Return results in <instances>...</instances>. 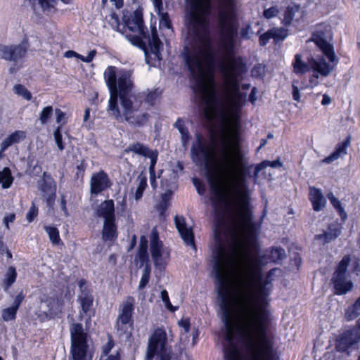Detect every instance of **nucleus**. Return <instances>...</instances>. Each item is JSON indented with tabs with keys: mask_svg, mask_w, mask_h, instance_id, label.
I'll list each match as a JSON object with an SVG mask.
<instances>
[{
	"mask_svg": "<svg viewBox=\"0 0 360 360\" xmlns=\"http://www.w3.org/2000/svg\"><path fill=\"white\" fill-rule=\"evenodd\" d=\"M148 240L146 236H142L140 238L139 250L138 252V258L141 264L147 262L148 260V255L147 252Z\"/></svg>",
	"mask_w": 360,
	"mask_h": 360,
	"instance_id": "c756f323",
	"label": "nucleus"
},
{
	"mask_svg": "<svg viewBox=\"0 0 360 360\" xmlns=\"http://www.w3.org/2000/svg\"><path fill=\"white\" fill-rule=\"evenodd\" d=\"M134 27H130L133 31L139 32L140 34H143V22L142 19L137 18L134 22Z\"/></svg>",
	"mask_w": 360,
	"mask_h": 360,
	"instance_id": "603ef678",
	"label": "nucleus"
},
{
	"mask_svg": "<svg viewBox=\"0 0 360 360\" xmlns=\"http://www.w3.org/2000/svg\"><path fill=\"white\" fill-rule=\"evenodd\" d=\"M174 221L176 227L184 243L195 249L193 231L187 227L185 218L182 216H176Z\"/></svg>",
	"mask_w": 360,
	"mask_h": 360,
	"instance_id": "f3484780",
	"label": "nucleus"
},
{
	"mask_svg": "<svg viewBox=\"0 0 360 360\" xmlns=\"http://www.w3.org/2000/svg\"><path fill=\"white\" fill-rule=\"evenodd\" d=\"M17 311L18 309L13 306L4 309L1 311V317L3 320L5 321L14 320L16 316Z\"/></svg>",
	"mask_w": 360,
	"mask_h": 360,
	"instance_id": "ea45409f",
	"label": "nucleus"
},
{
	"mask_svg": "<svg viewBox=\"0 0 360 360\" xmlns=\"http://www.w3.org/2000/svg\"><path fill=\"white\" fill-rule=\"evenodd\" d=\"M150 252L156 267L164 266L169 259V251L164 247L162 242L159 238V234L155 227L153 228L149 236Z\"/></svg>",
	"mask_w": 360,
	"mask_h": 360,
	"instance_id": "423d86ee",
	"label": "nucleus"
},
{
	"mask_svg": "<svg viewBox=\"0 0 360 360\" xmlns=\"http://www.w3.org/2000/svg\"><path fill=\"white\" fill-rule=\"evenodd\" d=\"M172 194L173 193L170 190H167L163 194H162L161 201L157 206V210L159 212L160 217L164 216L166 210L169 207Z\"/></svg>",
	"mask_w": 360,
	"mask_h": 360,
	"instance_id": "c85d7f7f",
	"label": "nucleus"
},
{
	"mask_svg": "<svg viewBox=\"0 0 360 360\" xmlns=\"http://www.w3.org/2000/svg\"><path fill=\"white\" fill-rule=\"evenodd\" d=\"M112 184L108 175L103 170L93 173L90 179V192L95 195L108 189Z\"/></svg>",
	"mask_w": 360,
	"mask_h": 360,
	"instance_id": "ddd939ff",
	"label": "nucleus"
},
{
	"mask_svg": "<svg viewBox=\"0 0 360 360\" xmlns=\"http://www.w3.org/2000/svg\"><path fill=\"white\" fill-rule=\"evenodd\" d=\"M279 11H280L278 6H271L269 8L264 9L263 15L266 19H271L277 16V15L279 13Z\"/></svg>",
	"mask_w": 360,
	"mask_h": 360,
	"instance_id": "c03bdc74",
	"label": "nucleus"
},
{
	"mask_svg": "<svg viewBox=\"0 0 360 360\" xmlns=\"http://www.w3.org/2000/svg\"><path fill=\"white\" fill-rule=\"evenodd\" d=\"M167 334L164 329L157 328L149 340L146 360H152L155 354L160 355V360H170V351L166 348Z\"/></svg>",
	"mask_w": 360,
	"mask_h": 360,
	"instance_id": "20e7f679",
	"label": "nucleus"
},
{
	"mask_svg": "<svg viewBox=\"0 0 360 360\" xmlns=\"http://www.w3.org/2000/svg\"><path fill=\"white\" fill-rule=\"evenodd\" d=\"M340 234V230L335 226H330L323 233L318 234L315 239L321 241L323 244L328 243L337 238Z\"/></svg>",
	"mask_w": 360,
	"mask_h": 360,
	"instance_id": "b1692460",
	"label": "nucleus"
},
{
	"mask_svg": "<svg viewBox=\"0 0 360 360\" xmlns=\"http://www.w3.org/2000/svg\"><path fill=\"white\" fill-rule=\"evenodd\" d=\"M320 75H318V73H314L311 75L309 80V86L311 88H314V86H316L319 84V77Z\"/></svg>",
	"mask_w": 360,
	"mask_h": 360,
	"instance_id": "4d7b16f0",
	"label": "nucleus"
},
{
	"mask_svg": "<svg viewBox=\"0 0 360 360\" xmlns=\"http://www.w3.org/2000/svg\"><path fill=\"white\" fill-rule=\"evenodd\" d=\"M55 115L56 116V122L58 124H65V113L63 112L59 108H56L55 110Z\"/></svg>",
	"mask_w": 360,
	"mask_h": 360,
	"instance_id": "864d4df0",
	"label": "nucleus"
},
{
	"mask_svg": "<svg viewBox=\"0 0 360 360\" xmlns=\"http://www.w3.org/2000/svg\"><path fill=\"white\" fill-rule=\"evenodd\" d=\"M158 153L157 150H151L146 158H148L150 160L149 166V173L152 178V176L155 175V166L157 163Z\"/></svg>",
	"mask_w": 360,
	"mask_h": 360,
	"instance_id": "a19ab883",
	"label": "nucleus"
},
{
	"mask_svg": "<svg viewBox=\"0 0 360 360\" xmlns=\"http://www.w3.org/2000/svg\"><path fill=\"white\" fill-rule=\"evenodd\" d=\"M148 44L155 57L160 60V52L163 49V46L158 37L157 30L155 27L152 28L151 34L148 37Z\"/></svg>",
	"mask_w": 360,
	"mask_h": 360,
	"instance_id": "4be33fe9",
	"label": "nucleus"
},
{
	"mask_svg": "<svg viewBox=\"0 0 360 360\" xmlns=\"http://www.w3.org/2000/svg\"><path fill=\"white\" fill-rule=\"evenodd\" d=\"M155 9L160 16L159 27L161 30H166L167 35H171L173 32L172 23L167 13L163 11L162 0H152Z\"/></svg>",
	"mask_w": 360,
	"mask_h": 360,
	"instance_id": "a211bd4d",
	"label": "nucleus"
},
{
	"mask_svg": "<svg viewBox=\"0 0 360 360\" xmlns=\"http://www.w3.org/2000/svg\"><path fill=\"white\" fill-rule=\"evenodd\" d=\"M44 230L49 235V239L54 245L63 244L59 236V231L57 228L50 226H45Z\"/></svg>",
	"mask_w": 360,
	"mask_h": 360,
	"instance_id": "473e14b6",
	"label": "nucleus"
},
{
	"mask_svg": "<svg viewBox=\"0 0 360 360\" xmlns=\"http://www.w3.org/2000/svg\"><path fill=\"white\" fill-rule=\"evenodd\" d=\"M331 101L332 99L328 94L323 95V99L321 101V104L323 105H328L331 103Z\"/></svg>",
	"mask_w": 360,
	"mask_h": 360,
	"instance_id": "69168bd1",
	"label": "nucleus"
},
{
	"mask_svg": "<svg viewBox=\"0 0 360 360\" xmlns=\"http://www.w3.org/2000/svg\"><path fill=\"white\" fill-rule=\"evenodd\" d=\"M179 326L184 329V333H188L190 330V321L188 319H181L179 322Z\"/></svg>",
	"mask_w": 360,
	"mask_h": 360,
	"instance_id": "6e6d98bb",
	"label": "nucleus"
},
{
	"mask_svg": "<svg viewBox=\"0 0 360 360\" xmlns=\"http://www.w3.org/2000/svg\"><path fill=\"white\" fill-rule=\"evenodd\" d=\"M53 113V108L51 105H48L41 110L39 114V120L40 124L45 125L48 123L50 118L52 117Z\"/></svg>",
	"mask_w": 360,
	"mask_h": 360,
	"instance_id": "f704fd0d",
	"label": "nucleus"
},
{
	"mask_svg": "<svg viewBox=\"0 0 360 360\" xmlns=\"http://www.w3.org/2000/svg\"><path fill=\"white\" fill-rule=\"evenodd\" d=\"M271 257L274 261L281 260L285 257V250L281 248H274L271 252Z\"/></svg>",
	"mask_w": 360,
	"mask_h": 360,
	"instance_id": "37998d69",
	"label": "nucleus"
},
{
	"mask_svg": "<svg viewBox=\"0 0 360 360\" xmlns=\"http://www.w3.org/2000/svg\"><path fill=\"white\" fill-rule=\"evenodd\" d=\"M40 190L47 205L49 206L52 205L56 198V185L54 181L49 176H47L46 173L44 174Z\"/></svg>",
	"mask_w": 360,
	"mask_h": 360,
	"instance_id": "dca6fc26",
	"label": "nucleus"
},
{
	"mask_svg": "<svg viewBox=\"0 0 360 360\" xmlns=\"http://www.w3.org/2000/svg\"><path fill=\"white\" fill-rule=\"evenodd\" d=\"M257 93V88L253 87L252 89L251 93L249 96V100L252 104H255V101H257V97H256Z\"/></svg>",
	"mask_w": 360,
	"mask_h": 360,
	"instance_id": "0e129e2a",
	"label": "nucleus"
},
{
	"mask_svg": "<svg viewBox=\"0 0 360 360\" xmlns=\"http://www.w3.org/2000/svg\"><path fill=\"white\" fill-rule=\"evenodd\" d=\"M79 287L81 288V294L78 297V302L80 304L81 311H79L80 320L82 319V314L88 315L89 318L94 316V311L92 309L94 297L89 290L82 289V281H80Z\"/></svg>",
	"mask_w": 360,
	"mask_h": 360,
	"instance_id": "2eb2a0df",
	"label": "nucleus"
},
{
	"mask_svg": "<svg viewBox=\"0 0 360 360\" xmlns=\"http://www.w3.org/2000/svg\"><path fill=\"white\" fill-rule=\"evenodd\" d=\"M27 47L23 44L17 45L0 44V58L16 62L26 54Z\"/></svg>",
	"mask_w": 360,
	"mask_h": 360,
	"instance_id": "9b49d317",
	"label": "nucleus"
},
{
	"mask_svg": "<svg viewBox=\"0 0 360 360\" xmlns=\"http://www.w3.org/2000/svg\"><path fill=\"white\" fill-rule=\"evenodd\" d=\"M72 340L71 353L73 360H88L86 358V335L82 325L74 323L70 328Z\"/></svg>",
	"mask_w": 360,
	"mask_h": 360,
	"instance_id": "39448f33",
	"label": "nucleus"
},
{
	"mask_svg": "<svg viewBox=\"0 0 360 360\" xmlns=\"http://www.w3.org/2000/svg\"><path fill=\"white\" fill-rule=\"evenodd\" d=\"M309 195V200L314 211L319 212L325 207L326 205V199L321 189L314 186H310Z\"/></svg>",
	"mask_w": 360,
	"mask_h": 360,
	"instance_id": "6ab92c4d",
	"label": "nucleus"
},
{
	"mask_svg": "<svg viewBox=\"0 0 360 360\" xmlns=\"http://www.w3.org/2000/svg\"><path fill=\"white\" fill-rule=\"evenodd\" d=\"M328 200L333 206L339 212L342 218H346L347 214L344 212L342 207L341 206V202L340 200L335 197L332 192L329 193L327 195Z\"/></svg>",
	"mask_w": 360,
	"mask_h": 360,
	"instance_id": "e433bc0d",
	"label": "nucleus"
},
{
	"mask_svg": "<svg viewBox=\"0 0 360 360\" xmlns=\"http://www.w3.org/2000/svg\"><path fill=\"white\" fill-rule=\"evenodd\" d=\"M159 95H160V92L158 91V89H155V90L151 91H148L146 94L145 101L146 103H148L149 105H153L154 102L158 98Z\"/></svg>",
	"mask_w": 360,
	"mask_h": 360,
	"instance_id": "a18cd8bd",
	"label": "nucleus"
},
{
	"mask_svg": "<svg viewBox=\"0 0 360 360\" xmlns=\"http://www.w3.org/2000/svg\"><path fill=\"white\" fill-rule=\"evenodd\" d=\"M114 346L112 340H110L107 344L103 347V352L105 355H107Z\"/></svg>",
	"mask_w": 360,
	"mask_h": 360,
	"instance_id": "e2e57ef3",
	"label": "nucleus"
},
{
	"mask_svg": "<svg viewBox=\"0 0 360 360\" xmlns=\"http://www.w3.org/2000/svg\"><path fill=\"white\" fill-rule=\"evenodd\" d=\"M25 133L23 131H15L7 136L1 143V152H4L8 147L18 143L25 139Z\"/></svg>",
	"mask_w": 360,
	"mask_h": 360,
	"instance_id": "5701e85b",
	"label": "nucleus"
},
{
	"mask_svg": "<svg viewBox=\"0 0 360 360\" xmlns=\"http://www.w3.org/2000/svg\"><path fill=\"white\" fill-rule=\"evenodd\" d=\"M117 8H120L123 6V0H110Z\"/></svg>",
	"mask_w": 360,
	"mask_h": 360,
	"instance_id": "338daca9",
	"label": "nucleus"
},
{
	"mask_svg": "<svg viewBox=\"0 0 360 360\" xmlns=\"http://www.w3.org/2000/svg\"><path fill=\"white\" fill-rule=\"evenodd\" d=\"M181 134V139L183 146L186 147L190 139L188 129L185 127L184 122L181 118H178L174 124Z\"/></svg>",
	"mask_w": 360,
	"mask_h": 360,
	"instance_id": "bb28decb",
	"label": "nucleus"
},
{
	"mask_svg": "<svg viewBox=\"0 0 360 360\" xmlns=\"http://www.w3.org/2000/svg\"><path fill=\"white\" fill-rule=\"evenodd\" d=\"M293 72L297 75H303L308 72L311 70L310 63L304 62L300 54L295 56L292 62Z\"/></svg>",
	"mask_w": 360,
	"mask_h": 360,
	"instance_id": "a878e982",
	"label": "nucleus"
},
{
	"mask_svg": "<svg viewBox=\"0 0 360 360\" xmlns=\"http://www.w3.org/2000/svg\"><path fill=\"white\" fill-rule=\"evenodd\" d=\"M25 298V296L23 295L22 291H20L15 297L14 302L13 303V307L18 309L20 305L21 304L22 302L23 301Z\"/></svg>",
	"mask_w": 360,
	"mask_h": 360,
	"instance_id": "5fc2aeb1",
	"label": "nucleus"
},
{
	"mask_svg": "<svg viewBox=\"0 0 360 360\" xmlns=\"http://www.w3.org/2000/svg\"><path fill=\"white\" fill-rule=\"evenodd\" d=\"M350 263V257L345 256L338 265L337 269L334 273L333 283L336 293L344 295L351 290L353 283L349 279V272L347 269Z\"/></svg>",
	"mask_w": 360,
	"mask_h": 360,
	"instance_id": "7ed1b4c3",
	"label": "nucleus"
},
{
	"mask_svg": "<svg viewBox=\"0 0 360 360\" xmlns=\"http://www.w3.org/2000/svg\"><path fill=\"white\" fill-rule=\"evenodd\" d=\"M15 219V214H10L4 217V223L6 226V228L7 229H9V223H12L14 221Z\"/></svg>",
	"mask_w": 360,
	"mask_h": 360,
	"instance_id": "13d9d810",
	"label": "nucleus"
},
{
	"mask_svg": "<svg viewBox=\"0 0 360 360\" xmlns=\"http://www.w3.org/2000/svg\"><path fill=\"white\" fill-rule=\"evenodd\" d=\"M37 214H38V209L34 204H32L27 214V216H26L27 220L29 222L32 221L33 219L37 216Z\"/></svg>",
	"mask_w": 360,
	"mask_h": 360,
	"instance_id": "8fccbe9b",
	"label": "nucleus"
},
{
	"mask_svg": "<svg viewBox=\"0 0 360 360\" xmlns=\"http://www.w3.org/2000/svg\"><path fill=\"white\" fill-rule=\"evenodd\" d=\"M17 273L15 267L10 266L5 274V278L4 280L5 290L9 288L11 286V285L15 281Z\"/></svg>",
	"mask_w": 360,
	"mask_h": 360,
	"instance_id": "72a5a7b5",
	"label": "nucleus"
},
{
	"mask_svg": "<svg viewBox=\"0 0 360 360\" xmlns=\"http://www.w3.org/2000/svg\"><path fill=\"white\" fill-rule=\"evenodd\" d=\"M102 237L105 241H112L117 238V229L115 220L104 221Z\"/></svg>",
	"mask_w": 360,
	"mask_h": 360,
	"instance_id": "393cba45",
	"label": "nucleus"
},
{
	"mask_svg": "<svg viewBox=\"0 0 360 360\" xmlns=\"http://www.w3.org/2000/svg\"><path fill=\"white\" fill-rule=\"evenodd\" d=\"M304 11L302 8L296 4L288 6L283 13L282 23L290 26L295 23L300 24L303 19Z\"/></svg>",
	"mask_w": 360,
	"mask_h": 360,
	"instance_id": "4468645a",
	"label": "nucleus"
},
{
	"mask_svg": "<svg viewBox=\"0 0 360 360\" xmlns=\"http://www.w3.org/2000/svg\"><path fill=\"white\" fill-rule=\"evenodd\" d=\"M360 314V308L356 303L349 307L345 314V317L347 321H352L355 319Z\"/></svg>",
	"mask_w": 360,
	"mask_h": 360,
	"instance_id": "58836bf2",
	"label": "nucleus"
},
{
	"mask_svg": "<svg viewBox=\"0 0 360 360\" xmlns=\"http://www.w3.org/2000/svg\"><path fill=\"white\" fill-rule=\"evenodd\" d=\"M360 341V331L353 327L340 333L335 341V349L339 352L349 354V349Z\"/></svg>",
	"mask_w": 360,
	"mask_h": 360,
	"instance_id": "9d476101",
	"label": "nucleus"
},
{
	"mask_svg": "<svg viewBox=\"0 0 360 360\" xmlns=\"http://www.w3.org/2000/svg\"><path fill=\"white\" fill-rule=\"evenodd\" d=\"M149 279H150L149 276L142 275V276L141 278V281L139 282V290L143 289L146 287V285L148 283Z\"/></svg>",
	"mask_w": 360,
	"mask_h": 360,
	"instance_id": "bf43d9fd",
	"label": "nucleus"
},
{
	"mask_svg": "<svg viewBox=\"0 0 360 360\" xmlns=\"http://www.w3.org/2000/svg\"><path fill=\"white\" fill-rule=\"evenodd\" d=\"M271 39H273V36H271V30H269L267 32L259 37V44L261 46H265Z\"/></svg>",
	"mask_w": 360,
	"mask_h": 360,
	"instance_id": "3c124183",
	"label": "nucleus"
},
{
	"mask_svg": "<svg viewBox=\"0 0 360 360\" xmlns=\"http://www.w3.org/2000/svg\"><path fill=\"white\" fill-rule=\"evenodd\" d=\"M160 297L166 308H167L169 310L172 311H174L176 309L170 303L168 292L166 290H163L161 291Z\"/></svg>",
	"mask_w": 360,
	"mask_h": 360,
	"instance_id": "de8ad7c7",
	"label": "nucleus"
},
{
	"mask_svg": "<svg viewBox=\"0 0 360 360\" xmlns=\"http://www.w3.org/2000/svg\"><path fill=\"white\" fill-rule=\"evenodd\" d=\"M152 150L150 149L148 146H144L142 143H135L133 144L129 145L126 149V153L131 152L134 154L143 156V157H147L148 155H149L150 152Z\"/></svg>",
	"mask_w": 360,
	"mask_h": 360,
	"instance_id": "cd10ccee",
	"label": "nucleus"
},
{
	"mask_svg": "<svg viewBox=\"0 0 360 360\" xmlns=\"http://www.w3.org/2000/svg\"><path fill=\"white\" fill-rule=\"evenodd\" d=\"M240 34L241 38L249 39L253 36L254 32L252 30L251 26L248 25L240 29Z\"/></svg>",
	"mask_w": 360,
	"mask_h": 360,
	"instance_id": "09e8293b",
	"label": "nucleus"
},
{
	"mask_svg": "<svg viewBox=\"0 0 360 360\" xmlns=\"http://www.w3.org/2000/svg\"><path fill=\"white\" fill-rule=\"evenodd\" d=\"M60 129L61 126L57 127V129L54 131L53 136L58 150L62 151L65 149V146L63 142V137L60 133Z\"/></svg>",
	"mask_w": 360,
	"mask_h": 360,
	"instance_id": "79ce46f5",
	"label": "nucleus"
},
{
	"mask_svg": "<svg viewBox=\"0 0 360 360\" xmlns=\"http://www.w3.org/2000/svg\"><path fill=\"white\" fill-rule=\"evenodd\" d=\"M330 63H327L324 58H309V63H310L311 70L314 73H318L319 75L323 77H328L330 72L335 68L338 63V58H337V62L330 61Z\"/></svg>",
	"mask_w": 360,
	"mask_h": 360,
	"instance_id": "f8f14e48",
	"label": "nucleus"
},
{
	"mask_svg": "<svg viewBox=\"0 0 360 360\" xmlns=\"http://www.w3.org/2000/svg\"><path fill=\"white\" fill-rule=\"evenodd\" d=\"M13 181V178L9 168L5 167L0 172V184H1L3 188H8L11 186Z\"/></svg>",
	"mask_w": 360,
	"mask_h": 360,
	"instance_id": "7c9ffc66",
	"label": "nucleus"
},
{
	"mask_svg": "<svg viewBox=\"0 0 360 360\" xmlns=\"http://www.w3.org/2000/svg\"><path fill=\"white\" fill-rule=\"evenodd\" d=\"M13 91L17 95L22 96L27 101L32 99V94L23 85L16 84L13 86Z\"/></svg>",
	"mask_w": 360,
	"mask_h": 360,
	"instance_id": "4c0bfd02",
	"label": "nucleus"
},
{
	"mask_svg": "<svg viewBox=\"0 0 360 360\" xmlns=\"http://www.w3.org/2000/svg\"><path fill=\"white\" fill-rule=\"evenodd\" d=\"M136 181L138 186L134 193V198L136 200H139L142 198L143 191L147 187V178L140 174L138 176Z\"/></svg>",
	"mask_w": 360,
	"mask_h": 360,
	"instance_id": "2f4dec72",
	"label": "nucleus"
},
{
	"mask_svg": "<svg viewBox=\"0 0 360 360\" xmlns=\"http://www.w3.org/2000/svg\"><path fill=\"white\" fill-rule=\"evenodd\" d=\"M135 300L133 297H127L120 308V313L117 319L115 328L120 335L124 334H130V330L133 326L131 319L132 313L134 308Z\"/></svg>",
	"mask_w": 360,
	"mask_h": 360,
	"instance_id": "0eeeda50",
	"label": "nucleus"
},
{
	"mask_svg": "<svg viewBox=\"0 0 360 360\" xmlns=\"http://www.w3.org/2000/svg\"><path fill=\"white\" fill-rule=\"evenodd\" d=\"M270 30L276 42L284 40L288 35V30L284 27H274Z\"/></svg>",
	"mask_w": 360,
	"mask_h": 360,
	"instance_id": "c9c22d12",
	"label": "nucleus"
},
{
	"mask_svg": "<svg viewBox=\"0 0 360 360\" xmlns=\"http://www.w3.org/2000/svg\"><path fill=\"white\" fill-rule=\"evenodd\" d=\"M96 54V50L91 51L87 56H84V58H82V61L84 63H90L93 60L94 56Z\"/></svg>",
	"mask_w": 360,
	"mask_h": 360,
	"instance_id": "052dcab7",
	"label": "nucleus"
},
{
	"mask_svg": "<svg viewBox=\"0 0 360 360\" xmlns=\"http://www.w3.org/2000/svg\"><path fill=\"white\" fill-rule=\"evenodd\" d=\"M292 98L295 101H300V90L297 86L292 84Z\"/></svg>",
	"mask_w": 360,
	"mask_h": 360,
	"instance_id": "680f3d73",
	"label": "nucleus"
},
{
	"mask_svg": "<svg viewBox=\"0 0 360 360\" xmlns=\"http://www.w3.org/2000/svg\"><path fill=\"white\" fill-rule=\"evenodd\" d=\"M282 162L277 160L274 161H264L257 167V170H260L262 167H271L273 168L282 167Z\"/></svg>",
	"mask_w": 360,
	"mask_h": 360,
	"instance_id": "49530a36",
	"label": "nucleus"
},
{
	"mask_svg": "<svg viewBox=\"0 0 360 360\" xmlns=\"http://www.w3.org/2000/svg\"><path fill=\"white\" fill-rule=\"evenodd\" d=\"M330 38L329 31L325 25H319L313 32L311 41H314L323 51L330 61L337 62L333 46L328 42Z\"/></svg>",
	"mask_w": 360,
	"mask_h": 360,
	"instance_id": "1a4fd4ad",
	"label": "nucleus"
},
{
	"mask_svg": "<svg viewBox=\"0 0 360 360\" xmlns=\"http://www.w3.org/2000/svg\"><path fill=\"white\" fill-rule=\"evenodd\" d=\"M141 103L134 98L124 99L120 103L108 106L107 112L114 119L120 122L125 120L130 125L139 127L145 125L149 115L140 110Z\"/></svg>",
	"mask_w": 360,
	"mask_h": 360,
	"instance_id": "f03ea898",
	"label": "nucleus"
},
{
	"mask_svg": "<svg viewBox=\"0 0 360 360\" xmlns=\"http://www.w3.org/2000/svg\"><path fill=\"white\" fill-rule=\"evenodd\" d=\"M150 265L146 263L145 267H144V269L143 271V274L142 275H146V276H150Z\"/></svg>",
	"mask_w": 360,
	"mask_h": 360,
	"instance_id": "774afa93",
	"label": "nucleus"
},
{
	"mask_svg": "<svg viewBox=\"0 0 360 360\" xmlns=\"http://www.w3.org/2000/svg\"><path fill=\"white\" fill-rule=\"evenodd\" d=\"M104 79L110 91L108 106L134 98L131 94L134 86L132 70L108 66L104 72Z\"/></svg>",
	"mask_w": 360,
	"mask_h": 360,
	"instance_id": "f257e3e1",
	"label": "nucleus"
},
{
	"mask_svg": "<svg viewBox=\"0 0 360 360\" xmlns=\"http://www.w3.org/2000/svg\"><path fill=\"white\" fill-rule=\"evenodd\" d=\"M62 302L51 297L41 298L36 315L41 321L52 319L62 311Z\"/></svg>",
	"mask_w": 360,
	"mask_h": 360,
	"instance_id": "6e6552de",
	"label": "nucleus"
},
{
	"mask_svg": "<svg viewBox=\"0 0 360 360\" xmlns=\"http://www.w3.org/2000/svg\"><path fill=\"white\" fill-rule=\"evenodd\" d=\"M114 207L112 200H104L98 207L97 215L103 217L105 219L104 221L115 220Z\"/></svg>",
	"mask_w": 360,
	"mask_h": 360,
	"instance_id": "412c9836",
	"label": "nucleus"
},
{
	"mask_svg": "<svg viewBox=\"0 0 360 360\" xmlns=\"http://www.w3.org/2000/svg\"><path fill=\"white\" fill-rule=\"evenodd\" d=\"M351 140L352 137L350 135H349L342 143H339L337 145L335 150L333 153L322 160V162L325 164H330L338 160L339 158L346 155L347 149L351 143Z\"/></svg>",
	"mask_w": 360,
	"mask_h": 360,
	"instance_id": "aec40b11",
	"label": "nucleus"
}]
</instances>
